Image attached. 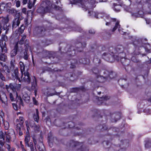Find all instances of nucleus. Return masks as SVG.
I'll list each match as a JSON object with an SVG mask.
<instances>
[{"instance_id":"7c9ffc66","label":"nucleus","mask_w":151,"mask_h":151,"mask_svg":"<svg viewBox=\"0 0 151 151\" xmlns=\"http://www.w3.org/2000/svg\"><path fill=\"white\" fill-rule=\"evenodd\" d=\"M4 128L6 130H8L9 125L8 122H4Z\"/></svg>"},{"instance_id":"052dcab7","label":"nucleus","mask_w":151,"mask_h":151,"mask_svg":"<svg viewBox=\"0 0 151 151\" xmlns=\"http://www.w3.org/2000/svg\"><path fill=\"white\" fill-rule=\"evenodd\" d=\"M2 24V25H3V29L4 30L6 29H7V27H6L7 26L6 25H5L6 24Z\"/></svg>"},{"instance_id":"37998d69","label":"nucleus","mask_w":151,"mask_h":151,"mask_svg":"<svg viewBox=\"0 0 151 151\" xmlns=\"http://www.w3.org/2000/svg\"><path fill=\"white\" fill-rule=\"evenodd\" d=\"M9 96L10 100L12 101H15V99L14 98V97L13 95V94L12 93H10L9 94Z\"/></svg>"},{"instance_id":"cd10ccee","label":"nucleus","mask_w":151,"mask_h":151,"mask_svg":"<svg viewBox=\"0 0 151 151\" xmlns=\"http://www.w3.org/2000/svg\"><path fill=\"white\" fill-rule=\"evenodd\" d=\"M114 6L115 10L117 12H119L121 6H120L116 5V4L115 3L114 4Z\"/></svg>"},{"instance_id":"5701e85b","label":"nucleus","mask_w":151,"mask_h":151,"mask_svg":"<svg viewBox=\"0 0 151 151\" xmlns=\"http://www.w3.org/2000/svg\"><path fill=\"white\" fill-rule=\"evenodd\" d=\"M19 64L20 67V70L22 74H23V72L25 71V67L24 64L23 62L20 61L19 62Z\"/></svg>"},{"instance_id":"603ef678","label":"nucleus","mask_w":151,"mask_h":151,"mask_svg":"<svg viewBox=\"0 0 151 151\" xmlns=\"http://www.w3.org/2000/svg\"><path fill=\"white\" fill-rule=\"evenodd\" d=\"M32 99L34 104L36 105H37L38 104V102L36 100L35 98V97H33Z\"/></svg>"},{"instance_id":"f704fd0d","label":"nucleus","mask_w":151,"mask_h":151,"mask_svg":"<svg viewBox=\"0 0 151 151\" xmlns=\"http://www.w3.org/2000/svg\"><path fill=\"white\" fill-rule=\"evenodd\" d=\"M4 71L6 73L9 74L10 73V71L8 67L7 66H5L4 67Z\"/></svg>"},{"instance_id":"412c9836","label":"nucleus","mask_w":151,"mask_h":151,"mask_svg":"<svg viewBox=\"0 0 151 151\" xmlns=\"http://www.w3.org/2000/svg\"><path fill=\"white\" fill-rule=\"evenodd\" d=\"M26 36L25 35L22 36V38L19 41V44L21 45L24 44V43L25 40V42L27 41V40H26Z\"/></svg>"},{"instance_id":"774afa93","label":"nucleus","mask_w":151,"mask_h":151,"mask_svg":"<svg viewBox=\"0 0 151 151\" xmlns=\"http://www.w3.org/2000/svg\"><path fill=\"white\" fill-rule=\"evenodd\" d=\"M27 0H23V2L24 4H25L27 2Z\"/></svg>"},{"instance_id":"864d4df0","label":"nucleus","mask_w":151,"mask_h":151,"mask_svg":"<svg viewBox=\"0 0 151 151\" xmlns=\"http://www.w3.org/2000/svg\"><path fill=\"white\" fill-rule=\"evenodd\" d=\"M52 6H53V7H52V8H55L56 10H59L60 9V7L59 6H54L53 5H52Z\"/></svg>"},{"instance_id":"6e6552de","label":"nucleus","mask_w":151,"mask_h":151,"mask_svg":"<svg viewBox=\"0 0 151 151\" xmlns=\"http://www.w3.org/2000/svg\"><path fill=\"white\" fill-rule=\"evenodd\" d=\"M20 17L16 16L12 22V28H15L18 26L20 23Z\"/></svg>"},{"instance_id":"bb28decb","label":"nucleus","mask_w":151,"mask_h":151,"mask_svg":"<svg viewBox=\"0 0 151 151\" xmlns=\"http://www.w3.org/2000/svg\"><path fill=\"white\" fill-rule=\"evenodd\" d=\"M5 147L8 151H14V149L13 148H12L9 144H6Z\"/></svg>"},{"instance_id":"473e14b6","label":"nucleus","mask_w":151,"mask_h":151,"mask_svg":"<svg viewBox=\"0 0 151 151\" xmlns=\"http://www.w3.org/2000/svg\"><path fill=\"white\" fill-rule=\"evenodd\" d=\"M4 70H2L0 72V79L3 81H5V78L3 74L2 73L4 72Z\"/></svg>"},{"instance_id":"bf43d9fd","label":"nucleus","mask_w":151,"mask_h":151,"mask_svg":"<svg viewBox=\"0 0 151 151\" xmlns=\"http://www.w3.org/2000/svg\"><path fill=\"white\" fill-rule=\"evenodd\" d=\"M89 32L90 34H94L95 33V32L94 31L91 30H89Z\"/></svg>"},{"instance_id":"4c0bfd02","label":"nucleus","mask_w":151,"mask_h":151,"mask_svg":"<svg viewBox=\"0 0 151 151\" xmlns=\"http://www.w3.org/2000/svg\"><path fill=\"white\" fill-rule=\"evenodd\" d=\"M0 139H2L3 140H5V136L4 134L1 131H0Z\"/></svg>"},{"instance_id":"1a4fd4ad","label":"nucleus","mask_w":151,"mask_h":151,"mask_svg":"<svg viewBox=\"0 0 151 151\" xmlns=\"http://www.w3.org/2000/svg\"><path fill=\"white\" fill-rule=\"evenodd\" d=\"M104 77L108 78H113L116 76V74L112 71L109 72L107 70H105L104 72Z\"/></svg>"},{"instance_id":"c03bdc74","label":"nucleus","mask_w":151,"mask_h":151,"mask_svg":"<svg viewBox=\"0 0 151 151\" xmlns=\"http://www.w3.org/2000/svg\"><path fill=\"white\" fill-rule=\"evenodd\" d=\"M93 72L96 74H98L100 73V71L98 70L97 69L94 68L93 70Z\"/></svg>"},{"instance_id":"e2e57ef3","label":"nucleus","mask_w":151,"mask_h":151,"mask_svg":"<svg viewBox=\"0 0 151 151\" xmlns=\"http://www.w3.org/2000/svg\"><path fill=\"white\" fill-rule=\"evenodd\" d=\"M18 131L19 132V135H20V136L22 135L23 134V133H22V132L21 131V129L18 130Z\"/></svg>"},{"instance_id":"ea45409f","label":"nucleus","mask_w":151,"mask_h":151,"mask_svg":"<svg viewBox=\"0 0 151 151\" xmlns=\"http://www.w3.org/2000/svg\"><path fill=\"white\" fill-rule=\"evenodd\" d=\"M9 13L12 14H15L17 12V11L16 10L14 9H12L9 11Z\"/></svg>"},{"instance_id":"7ed1b4c3","label":"nucleus","mask_w":151,"mask_h":151,"mask_svg":"<svg viewBox=\"0 0 151 151\" xmlns=\"http://www.w3.org/2000/svg\"><path fill=\"white\" fill-rule=\"evenodd\" d=\"M51 7H53L49 1H47L42 2L40 7L37 9V12L41 14H44L50 12Z\"/></svg>"},{"instance_id":"0e129e2a","label":"nucleus","mask_w":151,"mask_h":151,"mask_svg":"<svg viewBox=\"0 0 151 151\" xmlns=\"http://www.w3.org/2000/svg\"><path fill=\"white\" fill-rule=\"evenodd\" d=\"M4 142H2L1 140H0V145L3 146L4 145Z\"/></svg>"},{"instance_id":"9d476101","label":"nucleus","mask_w":151,"mask_h":151,"mask_svg":"<svg viewBox=\"0 0 151 151\" xmlns=\"http://www.w3.org/2000/svg\"><path fill=\"white\" fill-rule=\"evenodd\" d=\"M33 141L35 146L40 143H43V137L41 136L38 137H33Z\"/></svg>"},{"instance_id":"f8f14e48","label":"nucleus","mask_w":151,"mask_h":151,"mask_svg":"<svg viewBox=\"0 0 151 151\" xmlns=\"http://www.w3.org/2000/svg\"><path fill=\"white\" fill-rule=\"evenodd\" d=\"M19 69L18 68H16L14 70V72L12 74V77L13 79H16L18 80L19 82H21V80L19 77Z\"/></svg>"},{"instance_id":"dca6fc26","label":"nucleus","mask_w":151,"mask_h":151,"mask_svg":"<svg viewBox=\"0 0 151 151\" xmlns=\"http://www.w3.org/2000/svg\"><path fill=\"white\" fill-rule=\"evenodd\" d=\"M9 21V16L8 15H7L6 17L4 18L3 17V18L1 20V23L0 24V27L2 26V24H6L8 23V22Z\"/></svg>"},{"instance_id":"20e7f679","label":"nucleus","mask_w":151,"mask_h":151,"mask_svg":"<svg viewBox=\"0 0 151 151\" xmlns=\"http://www.w3.org/2000/svg\"><path fill=\"white\" fill-rule=\"evenodd\" d=\"M8 41L7 37L6 35H2L1 38L0 40V46L1 50L2 52L6 53L7 50L6 47V42Z\"/></svg>"},{"instance_id":"a878e982","label":"nucleus","mask_w":151,"mask_h":151,"mask_svg":"<svg viewBox=\"0 0 151 151\" xmlns=\"http://www.w3.org/2000/svg\"><path fill=\"white\" fill-rule=\"evenodd\" d=\"M23 99L27 103H29V97L27 95H24L23 96Z\"/></svg>"},{"instance_id":"c9c22d12","label":"nucleus","mask_w":151,"mask_h":151,"mask_svg":"<svg viewBox=\"0 0 151 151\" xmlns=\"http://www.w3.org/2000/svg\"><path fill=\"white\" fill-rule=\"evenodd\" d=\"M36 0H33V2L32 4V3L30 2V1H29V3L28 5V7L29 8L31 9L32 6L34 5L35 1H36Z\"/></svg>"},{"instance_id":"69168bd1","label":"nucleus","mask_w":151,"mask_h":151,"mask_svg":"<svg viewBox=\"0 0 151 151\" xmlns=\"http://www.w3.org/2000/svg\"><path fill=\"white\" fill-rule=\"evenodd\" d=\"M25 124L26 126L27 127V129L28 130V124H29V123L28 121H27L25 122Z\"/></svg>"},{"instance_id":"c756f323","label":"nucleus","mask_w":151,"mask_h":151,"mask_svg":"<svg viewBox=\"0 0 151 151\" xmlns=\"http://www.w3.org/2000/svg\"><path fill=\"white\" fill-rule=\"evenodd\" d=\"M4 134L5 135L6 142H9L10 141L12 136L6 134Z\"/></svg>"},{"instance_id":"39448f33","label":"nucleus","mask_w":151,"mask_h":151,"mask_svg":"<svg viewBox=\"0 0 151 151\" xmlns=\"http://www.w3.org/2000/svg\"><path fill=\"white\" fill-rule=\"evenodd\" d=\"M46 31L43 27H37L34 28L33 33L35 35L42 37L44 35L45 31Z\"/></svg>"},{"instance_id":"9b49d317","label":"nucleus","mask_w":151,"mask_h":151,"mask_svg":"<svg viewBox=\"0 0 151 151\" xmlns=\"http://www.w3.org/2000/svg\"><path fill=\"white\" fill-rule=\"evenodd\" d=\"M0 100L3 104L6 105L7 104V98L6 94L3 92L0 93Z\"/></svg>"},{"instance_id":"4468645a","label":"nucleus","mask_w":151,"mask_h":151,"mask_svg":"<svg viewBox=\"0 0 151 151\" xmlns=\"http://www.w3.org/2000/svg\"><path fill=\"white\" fill-rule=\"evenodd\" d=\"M145 50L146 53H142V51H141L140 52L141 54L142 55H143L145 56L147 54L151 52V48L150 45L149 44H147L146 45V47L144 48H142Z\"/></svg>"},{"instance_id":"6e6d98bb","label":"nucleus","mask_w":151,"mask_h":151,"mask_svg":"<svg viewBox=\"0 0 151 151\" xmlns=\"http://www.w3.org/2000/svg\"><path fill=\"white\" fill-rule=\"evenodd\" d=\"M56 1L55 3L57 5H61V2L60 0H55Z\"/></svg>"},{"instance_id":"393cba45","label":"nucleus","mask_w":151,"mask_h":151,"mask_svg":"<svg viewBox=\"0 0 151 151\" xmlns=\"http://www.w3.org/2000/svg\"><path fill=\"white\" fill-rule=\"evenodd\" d=\"M5 134H6L12 136V135H14V131L13 129H9L7 131L5 132Z\"/></svg>"},{"instance_id":"f257e3e1","label":"nucleus","mask_w":151,"mask_h":151,"mask_svg":"<svg viewBox=\"0 0 151 151\" xmlns=\"http://www.w3.org/2000/svg\"><path fill=\"white\" fill-rule=\"evenodd\" d=\"M112 49L114 50L112 52L114 54L112 56L109 53H104L102 56L104 59L107 61L112 62L115 59L119 61L125 57V54L123 52V48L122 45H118L115 48Z\"/></svg>"},{"instance_id":"f03ea898","label":"nucleus","mask_w":151,"mask_h":151,"mask_svg":"<svg viewBox=\"0 0 151 151\" xmlns=\"http://www.w3.org/2000/svg\"><path fill=\"white\" fill-rule=\"evenodd\" d=\"M67 147L70 150H74L75 151H85L84 147L81 143L78 142L71 141L67 144Z\"/></svg>"},{"instance_id":"a211bd4d","label":"nucleus","mask_w":151,"mask_h":151,"mask_svg":"<svg viewBox=\"0 0 151 151\" xmlns=\"http://www.w3.org/2000/svg\"><path fill=\"white\" fill-rule=\"evenodd\" d=\"M39 151H45V149L43 143L37 144L36 146Z\"/></svg>"},{"instance_id":"f3484780","label":"nucleus","mask_w":151,"mask_h":151,"mask_svg":"<svg viewBox=\"0 0 151 151\" xmlns=\"http://www.w3.org/2000/svg\"><path fill=\"white\" fill-rule=\"evenodd\" d=\"M25 46L26 47V48L25 50V51L23 53V57L24 59L25 60H27L28 58V57H29L28 55V54L27 52H28V49L29 47L28 45H27V44L26 45H25Z\"/></svg>"},{"instance_id":"13d9d810","label":"nucleus","mask_w":151,"mask_h":151,"mask_svg":"<svg viewBox=\"0 0 151 151\" xmlns=\"http://www.w3.org/2000/svg\"><path fill=\"white\" fill-rule=\"evenodd\" d=\"M4 86V83L3 82H0V86L1 87L3 88Z\"/></svg>"},{"instance_id":"423d86ee","label":"nucleus","mask_w":151,"mask_h":151,"mask_svg":"<svg viewBox=\"0 0 151 151\" xmlns=\"http://www.w3.org/2000/svg\"><path fill=\"white\" fill-rule=\"evenodd\" d=\"M15 94L17 103L16 104H13L12 105L14 109L15 110H17V106H20L21 105L24 106V103L21 98L18 96L17 93H15Z\"/></svg>"},{"instance_id":"79ce46f5","label":"nucleus","mask_w":151,"mask_h":151,"mask_svg":"<svg viewBox=\"0 0 151 151\" xmlns=\"http://www.w3.org/2000/svg\"><path fill=\"white\" fill-rule=\"evenodd\" d=\"M29 145L31 151H34V147L32 142H31L29 143Z\"/></svg>"},{"instance_id":"a18cd8bd","label":"nucleus","mask_w":151,"mask_h":151,"mask_svg":"<svg viewBox=\"0 0 151 151\" xmlns=\"http://www.w3.org/2000/svg\"><path fill=\"white\" fill-rule=\"evenodd\" d=\"M36 83L32 84V90H34L35 89H37L36 88Z\"/></svg>"},{"instance_id":"b1692460","label":"nucleus","mask_w":151,"mask_h":151,"mask_svg":"<svg viewBox=\"0 0 151 151\" xmlns=\"http://www.w3.org/2000/svg\"><path fill=\"white\" fill-rule=\"evenodd\" d=\"M146 148H147L151 147V140H148L146 142L145 144Z\"/></svg>"},{"instance_id":"338daca9","label":"nucleus","mask_w":151,"mask_h":151,"mask_svg":"<svg viewBox=\"0 0 151 151\" xmlns=\"http://www.w3.org/2000/svg\"><path fill=\"white\" fill-rule=\"evenodd\" d=\"M26 11V9L25 8H24L22 9V12L23 13H25Z\"/></svg>"},{"instance_id":"680f3d73","label":"nucleus","mask_w":151,"mask_h":151,"mask_svg":"<svg viewBox=\"0 0 151 151\" xmlns=\"http://www.w3.org/2000/svg\"><path fill=\"white\" fill-rule=\"evenodd\" d=\"M76 1L77 3H81V4L82 3V1L81 0H76Z\"/></svg>"},{"instance_id":"4be33fe9","label":"nucleus","mask_w":151,"mask_h":151,"mask_svg":"<svg viewBox=\"0 0 151 151\" xmlns=\"http://www.w3.org/2000/svg\"><path fill=\"white\" fill-rule=\"evenodd\" d=\"M7 59V57L5 53H2L0 55V60L3 61H5Z\"/></svg>"},{"instance_id":"a19ab883","label":"nucleus","mask_w":151,"mask_h":151,"mask_svg":"<svg viewBox=\"0 0 151 151\" xmlns=\"http://www.w3.org/2000/svg\"><path fill=\"white\" fill-rule=\"evenodd\" d=\"M57 94V92L55 91L54 93H50L49 92L46 93V95L48 96H52L55 95Z\"/></svg>"},{"instance_id":"09e8293b","label":"nucleus","mask_w":151,"mask_h":151,"mask_svg":"<svg viewBox=\"0 0 151 151\" xmlns=\"http://www.w3.org/2000/svg\"><path fill=\"white\" fill-rule=\"evenodd\" d=\"M21 124L20 123L19 124H17V127H16V128L17 130L18 131V130H21Z\"/></svg>"},{"instance_id":"0eeeda50","label":"nucleus","mask_w":151,"mask_h":151,"mask_svg":"<svg viewBox=\"0 0 151 151\" xmlns=\"http://www.w3.org/2000/svg\"><path fill=\"white\" fill-rule=\"evenodd\" d=\"M22 74L21 79V82L23 81L29 83L30 82V78L29 73L27 71H24V73H23Z\"/></svg>"},{"instance_id":"e433bc0d","label":"nucleus","mask_w":151,"mask_h":151,"mask_svg":"<svg viewBox=\"0 0 151 151\" xmlns=\"http://www.w3.org/2000/svg\"><path fill=\"white\" fill-rule=\"evenodd\" d=\"M15 61L14 59H12L10 62L11 67L12 68L15 67Z\"/></svg>"},{"instance_id":"c85d7f7f","label":"nucleus","mask_w":151,"mask_h":151,"mask_svg":"<svg viewBox=\"0 0 151 151\" xmlns=\"http://www.w3.org/2000/svg\"><path fill=\"white\" fill-rule=\"evenodd\" d=\"M120 25L119 24V22L117 21L115 24V26L112 30V31L114 32L117 28L120 27Z\"/></svg>"},{"instance_id":"2f4dec72","label":"nucleus","mask_w":151,"mask_h":151,"mask_svg":"<svg viewBox=\"0 0 151 151\" xmlns=\"http://www.w3.org/2000/svg\"><path fill=\"white\" fill-rule=\"evenodd\" d=\"M32 123H33V121H32L30 123V125L32 127H34V129L35 130H38L39 129V127L37 126L36 125H35V124H34L33 125H32Z\"/></svg>"},{"instance_id":"2eb2a0df","label":"nucleus","mask_w":151,"mask_h":151,"mask_svg":"<svg viewBox=\"0 0 151 151\" xmlns=\"http://www.w3.org/2000/svg\"><path fill=\"white\" fill-rule=\"evenodd\" d=\"M86 45V43L85 42H84L83 44L81 43H80L77 45V47L75 50L79 52H81L82 50L83 47H85Z\"/></svg>"},{"instance_id":"72a5a7b5","label":"nucleus","mask_w":151,"mask_h":151,"mask_svg":"<svg viewBox=\"0 0 151 151\" xmlns=\"http://www.w3.org/2000/svg\"><path fill=\"white\" fill-rule=\"evenodd\" d=\"M9 87L14 92V95L16 96L15 93L16 92H14L15 91V88L14 85L12 83H10L9 86Z\"/></svg>"},{"instance_id":"58836bf2","label":"nucleus","mask_w":151,"mask_h":151,"mask_svg":"<svg viewBox=\"0 0 151 151\" xmlns=\"http://www.w3.org/2000/svg\"><path fill=\"white\" fill-rule=\"evenodd\" d=\"M25 29V27L23 25H21V27L19 29V31L20 32L21 34L23 33V32Z\"/></svg>"},{"instance_id":"49530a36","label":"nucleus","mask_w":151,"mask_h":151,"mask_svg":"<svg viewBox=\"0 0 151 151\" xmlns=\"http://www.w3.org/2000/svg\"><path fill=\"white\" fill-rule=\"evenodd\" d=\"M109 97L105 96H103L100 98L101 99V100H107L109 99Z\"/></svg>"},{"instance_id":"3c124183","label":"nucleus","mask_w":151,"mask_h":151,"mask_svg":"<svg viewBox=\"0 0 151 151\" xmlns=\"http://www.w3.org/2000/svg\"><path fill=\"white\" fill-rule=\"evenodd\" d=\"M4 116V113L2 111H1L0 114V120L2 119L3 120V116Z\"/></svg>"},{"instance_id":"aec40b11","label":"nucleus","mask_w":151,"mask_h":151,"mask_svg":"<svg viewBox=\"0 0 151 151\" xmlns=\"http://www.w3.org/2000/svg\"><path fill=\"white\" fill-rule=\"evenodd\" d=\"M36 113L34 114L33 117L35 121L38 122L39 120V111L37 109H36Z\"/></svg>"},{"instance_id":"5fc2aeb1","label":"nucleus","mask_w":151,"mask_h":151,"mask_svg":"<svg viewBox=\"0 0 151 151\" xmlns=\"http://www.w3.org/2000/svg\"><path fill=\"white\" fill-rule=\"evenodd\" d=\"M20 5V3L19 1H17L16 2V6L17 7H19Z\"/></svg>"},{"instance_id":"de8ad7c7","label":"nucleus","mask_w":151,"mask_h":151,"mask_svg":"<svg viewBox=\"0 0 151 151\" xmlns=\"http://www.w3.org/2000/svg\"><path fill=\"white\" fill-rule=\"evenodd\" d=\"M21 88V84H16L15 86V89H16L17 90H19Z\"/></svg>"},{"instance_id":"6ab92c4d","label":"nucleus","mask_w":151,"mask_h":151,"mask_svg":"<svg viewBox=\"0 0 151 151\" xmlns=\"http://www.w3.org/2000/svg\"><path fill=\"white\" fill-rule=\"evenodd\" d=\"M30 139V137L29 134H28L25 137L24 141L26 144V146L29 147V145L28 142Z\"/></svg>"},{"instance_id":"ddd939ff","label":"nucleus","mask_w":151,"mask_h":151,"mask_svg":"<svg viewBox=\"0 0 151 151\" xmlns=\"http://www.w3.org/2000/svg\"><path fill=\"white\" fill-rule=\"evenodd\" d=\"M18 42L16 43L13 49L10 52V56L11 57L15 56L17 54V51L18 50Z\"/></svg>"},{"instance_id":"8fccbe9b","label":"nucleus","mask_w":151,"mask_h":151,"mask_svg":"<svg viewBox=\"0 0 151 151\" xmlns=\"http://www.w3.org/2000/svg\"><path fill=\"white\" fill-rule=\"evenodd\" d=\"M131 59L134 62H137L139 61L136 58L134 57H132Z\"/></svg>"},{"instance_id":"4d7b16f0","label":"nucleus","mask_w":151,"mask_h":151,"mask_svg":"<svg viewBox=\"0 0 151 151\" xmlns=\"http://www.w3.org/2000/svg\"><path fill=\"white\" fill-rule=\"evenodd\" d=\"M23 119H24L23 117H19V120L20 121V123H21V124H22L24 123Z\"/></svg>"}]
</instances>
